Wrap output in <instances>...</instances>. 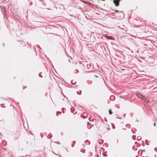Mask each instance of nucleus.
I'll return each mask as SVG.
<instances>
[{"label":"nucleus","mask_w":157,"mask_h":157,"mask_svg":"<svg viewBox=\"0 0 157 157\" xmlns=\"http://www.w3.org/2000/svg\"><path fill=\"white\" fill-rule=\"evenodd\" d=\"M85 70H88L91 67V63H90L86 62L83 64Z\"/></svg>","instance_id":"1"},{"label":"nucleus","mask_w":157,"mask_h":157,"mask_svg":"<svg viewBox=\"0 0 157 157\" xmlns=\"http://www.w3.org/2000/svg\"><path fill=\"white\" fill-rule=\"evenodd\" d=\"M121 0H114L113 2L114 3L115 5L116 6H119V2Z\"/></svg>","instance_id":"2"},{"label":"nucleus","mask_w":157,"mask_h":157,"mask_svg":"<svg viewBox=\"0 0 157 157\" xmlns=\"http://www.w3.org/2000/svg\"><path fill=\"white\" fill-rule=\"evenodd\" d=\"M110 100L113 101L115 99V97L114 95H111L109 98Z\"/></svg>","instance_id":"3"},{"label":"nucleus","mask_w":157,"mask_h":157,"mask_svg":"<svg viewBox=\"0 0 157 157\" xmlns=\"http://www.w3.org/2000/svg\"><path fill=\"white\" fill-rule=\"evenodd\" d=\"M126 127L128 128H130L131 126L129 124H127L126 125Z\"/></svg>","instance_id":"4"},{"label":"nucleus","mask_w":157,"mask_h":157,"mask_svg":"<svg viewBox=\"0 0 157 157\" xmlns=\"http://www.w3.org/2000/svg\"><path fill=\"white\" fill-rule=\"evenodd\" d=\"M85 142L86 143V144H90V141L88 140H86L85 141Z\"/></svg>","instance_id":"5"},{"label":"nucleus","mask_w":157,"mask_h":157,"mask_svg":"<svg viewBox=\"0 0 157 157\" xmlns=\"http://www.w3.org/2000/svg\"><path fill=\"white\" fill-rule=\"evenodd\" d=\"M142 137L141 136H138L137 137V139L138 140H140L141 139Z\"/></svg>","instance_id":"6"},{"label":"nucleus","mask_w":157,"mask_h":157,"mask_svg":"<svg viewBox=\"0 0 157 157\" xmlns=\"http://www.w3.org/2000/svg\"><path fill=\"white\" fill-rule=\"evenodd\" d=\"M138 97L140 98V99H143L144 98V96L142 95L141 94H140V96H138Z\"/></svg>","instance_id":"7"},{"label":"nucleus","mask_w":157,"mask_h":157,"mask_svg":"<svg viewBox=\"0 0 157 157\" xmlns=\"http://www.w3.org/2000/svg\"><path fill=\"white\" fill-rule=\"evenodd\" d=\"M77 93L78 94L80 95L81 94V91L80 90L79 92L77 91Z\"/></svg>","instance_id":"8"},{"label":"nucleus","mask_w":157,"mask_h":157,"mask_svg":"<svg viewBox=\"0 0 157 157\" xmlns=\"http://www.w3.org/2000/svg\"><path fill=\"white\" fill-rule=\"evenodd\" d=\"M103 140H101V141H99V140L98 143L100 144H101L103 143Z\"/></svg>","instance_id":"9"},{"label":"nucleus","mask_w":157,"mask_h":157,"mask_svg":"<svg viewBox=\"0 0 157 157\" xmlns=\"http://www.w3.org/2000/svg\"><path fill=\"white\" fill-rule=\"evenodd\" d=\"M109 113L110 114H112V112L111 111V109H109Z\"/></svg>","instance_id":"10"},{"label":"nucleus","mask_w":157,"mask_h":157,"mask_svg":"<svg viewBox=\"0 0 157 157\" xmlns=\"http://www.w3.org/2000/svg\"><path fill=\"white\" fill-rule=\"evenodd\" d=\"M85 150H82V149L80 150V151L82 152V153H85Z\"/></svg>","instance_id":"11"},{"label":"nucleus","mask_w":157,"mask_h":157,"mask_svg":"<svg viewBox=\"0 0 157 157\" xmlns=\"http://www.w3.org/2000/svg\"><path fill=\"white\" fill-rule=\"evenodd\" d=\"M135 137L136 135H133L132 136V139L133 140H135Z\"/></svg>","instance_id":"12"},{"label":"nucleus","mask_w":157,"mask_h":157,"mask_svg":"<svg viewBox=\"0 0 157 157\" xmlns=\"http://www.w3.org/2000/svg\"><path fill=\"white\" fill-rule=\"evenodd\" d=\"M52 135H48V136H47L48 137V138H50L51 137Z\"/></svg>","instance_id":"13"},{"label":"nucleus","mask_w":157,"mask_h":157,"mask_svg":"<svg viewBox=\"0 0 157 157\" xmlns=\"http://www.w3.org/2000/svg\"><path fill=\"white\" fill-rule=\"evenodd\" d=\"M116 118H119L120 119H121V118H122L121 117H117Z\"/></svg>","instance_id":"14"},{"label":"nucleus","mask_w":157,"mask_h":157,"mask_svg":"<svg viewBox=\"0 0 157 157\" xmlns=\"http://www.w3.org/2000/svg\"><path fill=\"white\" fill-rule=\"evenodd\" d=\"M154 150L156 151V152H157V147H155L154 148Z\"/></svg>","instance_id":"15"},{"label":"nucleus","mask_w":157,"mask_h":157,"mask_svg":"<svg viewBox=\"0 0 157 157\" xmlns=\"http://www.w3.org/2000/svg\"><path fill=\"white\" fill-rule=\"evenodd\" d=\"M39 75L40 77H42V76L40 74V73L39 74Z\"/></svg>","instance_id":"16"},{"label":"nucleus","mask_w":157,"mask_h":157,"mask_svg":"<svg viewBox=\"0 0 157 157\" xmlns=\"http://www.w3.org/2000/svg\"><path fill=\"white\" fill-rule=\"evenodd\" d=\"M131 131H132V132L133 133H135V132H134L133 131V130H132V129H131Z\"/></svg>","instance_id":"17"},{"label":"nucleus","mask_w":157,"mask_h":157,"mask_svg":"<svg viewBox=\"0 0 157 157\" xmlns=\"http://www.w3.org/2000/svg\"><path fill=\"white\" fill-rule=\"evenodd\" d=\"M115 12H119V11H118V10H115Z\"/></svg>","instance_id":"18"},{"label":"nucleus","mask_w":157,"mask_h":157,"mask_svg":"<svg viewBox=\"0 0 157 157\" xmlns=\"http://www.w3.org/2000/svg\"><path fill=\"white\" fill-rule=\"evenodd\" d=\"M94 76L96 77V78H98V76L96 75H95Z\"/></svg>","instance_id":"19"},{"label":"nucleus","mask_w":157,"mask_h":157,"mask_svg":"<svg viewBox=\"0 0 157 157\" xmlns=\"http://www.w3.org/2000/svg\"><path fill=\"white\" fill-rule=\"evenodd\" d=\"M153 125L154 126H155V122H154L153 124Z\"/></svg>","instance_id":"20"},{"label":"nucleus","mask_w":157,"mask_h":157,"mask_svg":"<svg viewBox=\"0 0 157 157\" xmlns=\"http://www.w3.org/2000/svg\"><path fill=\"white\" fill-rule=\"evenodd\" d=\"M125 114H124V117H125Z\"/></svg>","instance_id":"21"},{"label":"nucleus","mask_w":157,"mask_h":157,"mask_svg":"<svg viewBox=\"0 0 157 157\" xmlns=\"http://www.w3.org/2000/svg\"><path fill=\"white\" fill-rule=\"evenodd\" d=\"M30 5H31L32 4V3H31V2H30Z\"/></svg>","instance_id":"22"},{"label":"nucleus","mask_w":157,"mask_h":157,"mask_svg":"<svg viewBox=\"0 0 157 157\" xmlns=\"http://www.w3.org/2000/svg\"><path fill=\"white\" fill-rule=\"evenodd\" d=\"M71 146L72 147H73V144H71Z\"/></svg>","instance_id":"23"},{"label":"nucleus","mask_w":157,"mask_h":157,"mask_svg":"<svg viewBox=\"0 0 157 157\" xmlns=\"http://www.w3.org/2000/svg\"><path fill=\"white\" fill-rule=\"evenodd\" d=\"M75 70L76 71H76V72H75V73H76V72H77V70H76V69H75Z\"/></svg>","instance_id":"24"},{"label":"nucleus","mask_w":157,"mask_h":157,"mask_svg":"<svg viewBox=\"0 0 157 157\" xmlns=\"http://www.w3.org/2000/svg\"><path fill=\"white\" fill-rule=\"evenodd\" d=\"M39 1H43V0H39Z\"/></svg>","instance_id":"25"},{"label":"nucleus","mask_w":157,"mask_h":157,"mask_svg":"<svg viewBox=\"0 0 157 157\" xmlns=\"http://www.w3.org/2000/svg\"><path fill=\"white\" fill-rule=\"evenodd\" d=\"M72 82H73V81H71V83H72V84H73V83Z\"/></svg>","instance_id":"26"},{"label":"nucleus","mask_w":157,"mask_h":157,"mask_svg":"<svg viewBox=\"0 0 157 157\" xmlns=\"http://www.w3.org/2000/svg\"><path fill=\"white\" fill-rule=\"evenodd\" d=\"M72 108H71V111L72 112Z\"/></svg>","instance_id":"27"},{"label":"nucleus","mask_w":157,"mask_h":157,"mask_svg":"<svg viewBox=\"0 0 157 157\" xmlns=\"http://www.w3.org/2000/svg\"><path fill=\"white\" fill-rule=\"evenodd\" d=\"M147 141V140H145V142H146V141Z\"/></svg>","instance_id":"28"},{"label":"nucleus","mask_w":157,"mask_h":157,"mask_svg":"<svg viewBox=\"0 0 157 157\" xmlns=\"http://www.w3.org/2000/svg\"><path fill=\"white\" fill-rule=\"evenodd\" d=\"M123 129H124V130H126V128H123Z\"/></svg>","instance_id":"29"},{"label":"nucleus","mask_w":157,"mask_h":157,"mask_svg":"<svg viewBox=\"0 0 157 157\" xmlns=\"http://www.w3.org/2000/svg\"><path fill=\"white\" fill-rule=\"evenodd\" d=\"M68 61H69V62H70V60L69 59V60H68Z\"/></svg>","instance_id":"30"},{"label":"nucleus","mask_w":157,"mask_h":157,"mask_svg":"<svg viewBox=\"0 0 157 157\" xmlns=\"http://www.w3.org/2000/svg\"><path fill=\"white\" fill-rule=\"evenodd\" d=\"M56 116H57V115H58V114H57V113H56Z\"/></svg>","instance_id":"31"},{"label":"nucleus","mask_w":157,"mask_h":157,"mask_svg":"<svg viewBox=\"0 0 157 157\" xmlns=\"http://www.w3.org/2000/svg\"><path fill=\"white\" fill-rule=\"evenodd\" d=\"M73 142H74V143H75V141H73Z\"/></svg>","instance_id":"32"},{"label":"nucleus","mask_w":157,"mask_h":157,"mask_svg":"<svg viewBox=\"0 0 157 157\" xmlns=\"http://www.w3.org/2000/svg\"><path fill=\"white\" fill-rule=\"evenodd\" d=\"M145 151V150H143V151Z\"/></svg>","instance_id":"33"}]
</instances>
